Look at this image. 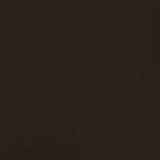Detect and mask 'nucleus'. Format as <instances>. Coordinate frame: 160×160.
Wrapping results in <instances>:
<instances>
[{
    "label": "nucleus",
    "instance_id": "obj_1",
    "mask_svg": "<svg viewBox=\"0 0 160 160\" xmlns=\"http://www.w3.org/2000/svg\"><path fill=\"white\" fill-rule=\"evenodd\" d=\"M113 160H115V159H113Z\"/></svg>",
    "mask_w": 160,
    "mask_h": 160
}]
</instances>
